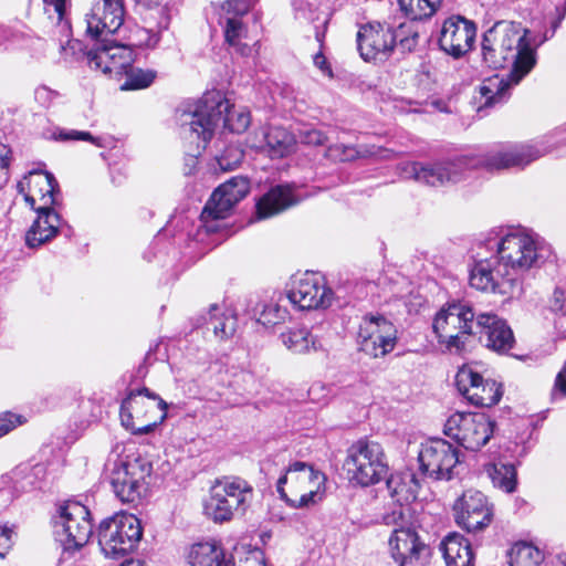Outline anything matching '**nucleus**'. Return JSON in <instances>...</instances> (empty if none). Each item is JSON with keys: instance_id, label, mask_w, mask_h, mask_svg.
<instances>
[{"instance_id": "nucleus-1", "label": "nucleus", "mask_w": 566, "mask_h": 566, "mask_svg": "<svg viewBox=\"0 0 566 566\" xmlns=\"http://www.w3.org/2000/svg\"><path fill=\"white\" fill-rule=\"evenodd\" d=\"M527 33L518 23L499 21L483 34L482 62L490 69H510V72L506 77L496 75L480 86L478 112L507 101L510 90L535 66L536 51L527 40Z\"/></svg>"}, {"instance_id": "nucleus-2", "label": "nucleus", "mask_w": 566, "mask_h": 566, "mask_svg": "<svg viewBox=\"0 0 566 566\" xmlns=\"http://www.w3.org/2000/svg\"><path fill=\"white\" fill-rule=\"evenodd\" d=\"M544 155L530 144H500L476 156H460L432 164H409L405 171L416 181L429 186H444L458 182L465 169L485 168L489 171L524 168Z\"/></svg>"}, {"instance_id": "nucleus-3", "label": "nucleus", "mask_w": 566, "mask_h": 566, "mask_svg": "<svg viewBox=\"0 0 566 566\" xmlns=\"http://www.w3.org/2000/svg\"><path fill=\"white\" fill-rule=\"evenodd\" d=\"M180 134L185 139L197 143L198 154L205 149L216 127L241 134L250 125V113L245 108L235 109L220 91H208L196 102H187L176 111Z\"/></svg>"}, {"instance_id": "nucleus-4", "label": "nucleus", "mask_w": 566, "mask_h": 566, "mask_svg": "<svg viewBox=\"0 0 566 566\" xmlns=\"http://www.w3.org/2000/svg\"><path fill=\"white\" fill-rule=\"evenodd\" d=\"M25 202L38 212L25 233V244L35 249L52 240L60 231L61 217L53 209L57 205L59 184L51 172H30L18 184Z\"/></svg>"}, {"instance_id": "nucleus-5", "label": "nucleus", "mask_w": 566, "mask_h": 566, "mask_svg": "<svg viewBox=\"0 0 566 566\" xmlns=\"http://www.w3.org/2000/svg\"><path fill=\"white\" fill-rule=\"evenodd\" d=\"M486 249L495 250V255L506 271L505 275L515 279L520 292L523 274L551 255V247L544 240L521 230L510 232L499 240L489 239Z\"/></svg>"}, {"instance_id": "nucleus-6", "label": "nucleus", "mask_w": 566, "mask_h": 566, "mask_svg": "<svg viewBox=\"0 0 566 566\" xmlns=\"http://www.w3.org/2000/svg\"><path fill=\"white\" fill-rule=\"evenodd\" d=\"M113 492L123 503L136 504L147 495L153 472L151 462L140 454L111 459L106 464Z\"/></svg>"}, {"instance_id": "nucleus-7", "label": "nucleus", "mask_w": 566, "mask_h": 566, "mask_svg": "<svg viewBox=\"0 0 566 566\" xmlns=\"http://www.w3.org/2000/svg\"><path fill=\"white\" fill-rule=\"evenodd\" d=\"M253 488L240 476H223L216 480L205 504V513L216 523L231 521L244 515L253 500Z\"/></svg>"}, {"instance_id": "nucleus-8", "label": "nucleus", "mask_w": 566, "mask_h": 566, "mask_svg": "<svg viewBox=\"0 0 566 566\" xmlns=\"http://www.w3.org/2000/svg\"><path fill=\"white\" fill-rule=\"evenodd\" d=\"M478 315L469 303H448L432 323L439 343L451 353L463 350L470 337L475 336Z\"/></svg>"}, {"instance_id": "nucleus-9", "label": "nucleus", "mask_w": 566, "mask_h": 566, "mask_svg": "<svg viewBox=\"0 0 566 566\" xmlns=\"http://www.w3.org/2000/svg\"><path fill=\"white\" fill-rule=\"evenodd\" d=\"M167 408V402L147 387L130 390L120 405V421L134 434H147L166 419Z\"/></svg>"}, {"instance_id": "nucleus-10", "label": "nucleus", "mask_w": 566, "mask_h": 566, "mask_svg": "<svg viewBox=\"0 0 566 566\" xmlns=\"http://www.w3.org/2000/svg\"><path fill=\"white\" fill-rule=\"evenodd\" d=\"M405 25L392 30L389 25L379 22H369L361 25L357 33V46L365 61H384L392 52L396 43L403 51H412L419 40V32L411 31L410 36H402Z\"/></svg>"}, {"instance_id": "nucleus-11", "label": "nucleus", "mask_w": 566, "mask_h": 566, "mask_svg": "<svg viewBox=\"0 0 566 566\" xmlns=\"http://www.w3.org/2000/svg\"><path fill=\"white\" fill-rule=\"evenodd\" d=\"M323 481L324 475L312 465L296 461L277 480L276 491L292 507H308L322 499L318 490Z\"/></svg>"}, {"instance_id": "nucleus-12", "label": "nucleus", "mask_w": 566, "mask_h": 566, "mask_svg": "<svg viewBox=\"0 0 566 566\" xmlns=\"http://www.w3.org/2000/svg\"><path fill=\"white\" fill-rule=\"evenodd\" d=\"M345 465L352 480L361 486L374 485L388 473L382 446L367 438L358 439L348 448Z\"/></svg>"}, {"instance_id": "nucleus-13", "label": "nucleus", "mask_w": 566, "mask_h": 566, "mask_svg": "<svg viewBox=\"0 0 566 566\" xmlns=\"http://www.w3.org/2000/svg\"><path fill=\"white\" fill-rule=\"evenodd\" d=\"M92 534L91 512L85 505L67 502L60 506L59 515L54 518V535L61 544L63 556L82 548Z\"/></svg>"}, {"instance_id": "nucleus-14", "label": "nucleus", "mask_w": 566, "mask_h": 566, "mask_svg": "<svg viewBox=\"0 0 566 566\" xmlns=\"http://www.w3.org/2000/svg\"><path fill=\"white\" fill-rule=\"evenodd\" d=\"M143 536L140 521L133 514H116L98 527V544L106 557L119 558L132 552Z\"/></svg>"}, {"instance_id": "nucleus-15", "label": "nucleus", "mask_w": 566, "mask_h": 566, "mask_svg": "<svg viewBox=\"0 0 566 566\" xmlns=\"http://www.w3.org/2000/svg\"><path fill=\"white\" fill-rule=\"evenodd\" d=\"M495 421L484 412H457L444 423V433L467 450L478 451L493 436Z\"/></svg>"}, {"instance_id": "nucleus-16", "label": "nucleus", "mask_w": 566, "mask_h": 566, "mask_svg": "<svg viewBox=\"0 0 566 566\" xmlns=\"http://www.w3.org/2000/svg\"><path fill=\"white\" fill-rule=\"evenodd\" d=\"M397 328L382 314L368 313L361 317L357 333L359 350L378 358L390 353L396 345Z\"/></svg>"}, {"instance_id": "nucleus-17", "label": "nucleus", "mask_w": 566, "mask_h": 566, "mask_svg": "<svg viewBox=\"0 0 566 566\" xmlns=\"http://www.w3.org/2000/svg\"><path fill=\"white\" fill-rule=\"evenodd\" d=\"M420 472L431 480H451L459 463V451L443 439H432L421 446L418 454Z\"/></svg>"}, {"instance_id": "nucleus-18", "label": "nucleus", "mask_w": 566, "mask_h": 566, "mask_svg": "<svg viewBox=\"0 0 566 566\" xmlns=\"http://www.w3.org/2000/svg\"><path fill=\"white\" fill-rule=\"evenodd\" d=\"M506 271L501 265L495 254L490 258H480L470 269L469 283L471 287L501 295L513 296L520 293L515 285V279L505 275Z\"/></svg>"}, {"instance_id": "nucleus-19", "label": "nucleus", "mask_w": 566, "mask_h": 566, "mask_svg": "<svg viewBox=\"0 0 566 566\" xmlns=\"http://www.w3.org/2000/svg\"><path fill=\"white\" fill-rule=\"evenodd\" d=\"M455 386L461 396L476 407H492L503 395L501 384L484 378L472 366L464 365L457 371Z\"/></svg>"}, {"instance_id": "nucleus-20", "label": "nucleus", "mask_w": 566, "mask_h": 566, "mask_svg": "<svg viewBox=\"0 0 566 566\" xmlns=\"http://www.w3.org/2000/svg\"><path fill=\"white\" fill-rule=\"evenodd\" d=\"M457 525L468 533L486 528L493 520V506L486 496L476 490H468L452 506Z\"/></svg>"}, {"instance_id": "nucleus-21", "label": "nucleus", "mask_w": 566, "mask_h": 566, "mask_svg": "<svg viewBox=\"0 0 566 566\" xmlns=\"http://www.w3.org/2000/svg\"><path fill=\"white\" fill-rule=\"evenodd\" d=\"M249 190L250 184L245 177H232L213 191L201 212V220L208 223L227 218L232 208L249 193Z\"/></svg>"}, {"instance_id": "nucleus-22", "label": "nucleus", "mask_w": 566, "mask_h": 566, "mask_svg": "<svg viewBox=\"0 0 566 566\" xmlns=\"http://www.w3.org/2000/svg\"><path fill=\"white\" fill-rule=\"evenodd\" d=\"M98 40L95 48L86 53V60L91 69L99 70L104 74L122 75L133 64V51L107 36L95 38Z\"/></svg>"}, {"instance_id": "nucleus-23", "label": "nucleus", "mask_w": 566, "mask_h": 566, "mask_svg": "<svg viewBox=\"0 0 566 566\" xmlns=\"http://www.w3.org/2000/svg\"><path fill=\"white\" fill-rule=\"evenodd\" d=\"M333 295V291L326 286L323 276L305 273L289 291L287 298L300 310H317L331 306Z\"/></svg>"}, {"instance_id": "nucleus-24", "label": "nucleus", "mask_w": 566, "mask_h": 566, "mask_svg": "<svg viewBox=\"0 0 566 566\" xmlns=\"http://www.w3.org/2000/svg\"><path fill=\"white\" fill-rule=\"evenodd\" d=\"M475 35L474 22L461 15H452L444 20L438 43L443 52L460 59L472 49Z\"/></svg>"}, {"instance_id": "nucleus-25", "label": "nucleus", "mask_w": 566, "mask_h": 566, "mask_svg": "<svg viewBox=\"0 0 566 566\" xmlns=\"http://www.w3.org/2000/svg\"><path fill=\"white\" fill-rule=\"evenodd\" d=\"M480 343L489 349L505 354L515 344V338L507 323L492 313H480L476 316V333Z\"/></svg>"}, {"instance_id": "nucleus-26", "label": "nucleus", "mask_w": 566, "mask_h": 566, "mask_svg": "<svg viewBox=\"0 0 566 566\" xmlns=\"http://www.w3.org/2000/svg\"><path fill=\"white\" fill-rule=\"evenodd\" d=\"M124 17L123 0H102L86 15L87 33L92 38L112 35L123 25Z\"/></svg>"}, {"instance_id": "nucleus-27", "label": "nucleus", "mask_w": 566, "mask_h": 566, "mask_svg": "<svg viewBox=\"0 0 566 566\" xmlns=\"http://www.w3.org/2000/svg\"><path fill=\"white\" fill-rule=\"evenodd\" d=\"M187 566H230L224 560V552L217 541H206L192 544L186 555ZM238 566H264L258 557H247Z\"/></svg>"}, {"instance_id": "nucleus-28", "label": "nucleus", "mask_w": 566, "mask_h": 566, "mask_svg": "<svg viewBox=\"0 0 566 566\" xmlns=\"http://www.w3.org/2000/svg\"><path fill=\"white\" fill-rule=\"evenodd\" d=\"M297 202L293 189L289 185L271 188L256 203L258 219L273 217Z\"/></svg>"}, {"instance_id": "nucleus-29", "label": "nucleus", "mask_w": 566, "mask_h": 566, "mask_svg": "<svg viewBox=\"0 0 566 566\" xmlns=\"http://www.w3.org/2000/svg\"><path fill=\"white\" fill-rule=\"evenodd\" d=\"M447 566H474L471 543L459 533H450L441 542Z\"/></svg>"}, {"instance_id": "nucleus-30", "label": "nucleus", "mask_w": 566, "mask_h": 566, "mask_svg": "<svg viewBox=\"0 0 566 566\" xmlns=\"http://www.w3.org/2000/svg\"><path fill=\"white\" fill-rule=\"evenodd\" d=\"M386 486L397 504H409L417 497L420 484L412 472L405 471L391 474L386 481Z\"/></svg>"}, {"instance_id": "nucleus-31", "label": "nucleus", "mask_w": 566, "mask_h": 566, "mask_svg": "<svg viewBox=\"0 0 566 566\" xmlns=\"http://www.w3.org/2000/svg\"><path fill=\"white\" fill-rule=\"evenodd\" d=\"M262 134L270 157L283 158L294 150L296 139L287 129L272 126L263 130Z\"/></svg>"}, {"instance_id": "nucleus-32", "label": "nucleus", "mask_w": 566, "mask_h": 566, "mask_svg": "<svg viewBox=\"0 0 566 566\" xmlns=\"http://www.w3.org/2000/svg\"><path fill=\"white\" fill-rule=\"evenodd\" d=\"M243 15L221 14L219 23L223 27L226 41L237 48V52L248 56L252 53V46L242 44L241 40L247 35V27L242 21Z\"/></svg>"}, {"instance_id": "nucleus-33", "label": "nucleus", "mask_w": 566, "mask_h": 566, "mask_svg": "<svg viewBox=\"0 0 566 566\" xmlns=\"http://www.w3.org/2000/svg\"><path fill=\"white\" fill-rule=\"evenodd\" d=\"M208 325L220 339L231 337L237 329V317L231 312H221L218 305H212L209 312Z\"/></svg>"}, {"instance_id": "nucleus-34", "label": "nucleus", "mask_w": 566, "mask_h": 566, "mask_svg": "<svg viewBox=\"0 0 566 566\" xmlns=\"http://www.w3.org/2000/svg\"><path fill=\"white\" fill-rule=\"evenodd\" d=\"M282 342L290 350L296 354H305L311 349H318L316 337L305 327L282 334Z\"/></svg>"}, {"instance_id": "nucleus-35", "label": "nucleus", "mask_w": 566, "mask_h": 566, "mask_svg": "<svg viewBox=\"0 0 566 566\" xmlns=\"http://www.w3.org/2000/svg\"><path fill=\"white\" fill-rule=\"evenodd\" d=\"M489 476L495 488L506 493L515 491L516 488V470L511 463H493L486 469Z\"/></svg>"}, {"instance_id": "nucleus-36", "label": "nucleus", "mask_w": 566, "mask_h": 566, "mask_svg": "<svg viewBox=\"0 0 566 566\" xmlns=\"http://www.w3.org/2000/svg\"><path fill=\"white\" fill-rule=\"evenodd\" d=\"M441 0H399L401 11L411 21H421L431 18L439 6Z\"/></svg>"}, {"instance_id": "nucleus-37", "label": "nucleus", "mask_w": 566, "mask_h": 566, "mask_svg": "<svg viewBox=\"0 0 566 566\" xmlns=\"http://www.w3.org/2000/svg\"><path fill=\"white\" fill-rule=\"evenodd\" d=\"M511 566H539L543 555L541 551L528 543H516L509 554Z\"/></svg>"}, {"instance_id": "nucleus-38", "label": "nucleus", "mask_w": 566, "mask_h": 566, "mask_svg": "<svg viewBox=\"0 0 566 566\" xmlns=\"http://www.w3.org/2000/svg\"><path fill=\"white\" fill-rule=\"evenodd\" d=\"M123 74L125 75V82L120 85L122 91L146 88L151 85L157 75L153 70L134 67L132 64Z\"/></svg>"}, {"instance_id": "nucleus-39", "label": "nucleus", "mask_w": 566, "mask_h": 566, "mask_svg": "<svg viewBox=\"0 0 566 566\" xmlns=\"http://www.w3.org/2000/svg\"><path fill=\"white\" fill-rule=\"evenodd\" d=\"M244 153L238 144L221 143L216 154V161L222 171L235 169L242 161Z\"/></svg>"}, {"instance_id": "nucleus-40", "label": "nucleus", "mask_w": 566, "mask_h": 566, "mask_svg": "<svg viewBox=\"0 0 566 566\" xmlns=\"http://www.w3.org/2000/svg\"><path fill=\"white\" fill-rule=\"evenodd\" d=\"M430 554V547L419 537L406 553L394 559L399 566H426Z\"/></svg>"}, {"instance_id": "nucleus-41", "label": "nucleus", "mask_w": 566, "mask_h": 566, "mask_svg": "<svg viewBox=\"0 0 566 566\" xmlns=\"http://www.w3.org/2000/svg\"><path fill=\"white\" fill-rule=\"evenodd\" d=\"M419 535L412 528H394L392 534L389 538V548L392 558L406 553V551L412 545Z\"/></svg>"}, {"instance_id": "nucleus-42", "label": "nucleus", "mask_w": 566, "mask_h": 566, "mask_svg": "<svg viewBox=\"0 0 566 566\" xmlns=\"http://www.w3.org/2000/svg\"><path fill=\"white\" fill-rule=\"evenodd\" d=\"M45 14L52 21H55L62 32L69 35L70 22L65 19L67 0H42Z\"/></svg>"}, {"instance_id": "nucleus-43", "label": "nucleus", "mask_w": 566, "mask_h": 566, "mask_svg": "<svg viewBox=\"0 0 566 566\" xmlns=\"http://www.w3.org/2000/svg\"><path fill=\"white\" fill-rule=\"evenodd\" d=\"M551 310L559 313L560 317L555 322L556 328L559 329L560 335L566 338V287L557 286L551 300Z\"/></svg>"}, {"instance_id": "nucleus-44", "label": "nucleus", "mask_w": 566, "mask_h": 566, "mask_svg": "<svg viewBox=\"0 0 566 566\" xmlns=\"http://www.w3.org/2000/svg\"><path fill=\"white\" fill-rule=\"evenodd\" d=\"M407 505L401 503L396 505L390 512H387L382 517L384 523L395 528H411L409 526L410 510Z\"/></svg>"}, {"instance_id": "nucleus-45", "label": "nucleus", "mask_w": 566, "mask_h": 566, "mask_svg": "<svg viewBox=\"0 0 566 566\" xmlns=\"http://www.w3.org/2000/svg\"><path fill=\"white\" fill-rule=\"evenodd\" d=\"M287 315L289 313L286 308L282 307L277 303L270 302L263 305V310L260 313L258 322L263 325H276L284 322Z\"/></svg>"}, {"instance_id": "nucleus-46", "label": "nucleus", "mask_w": 566, "mask_h": 566, "mask_svg": "<svg viewBox=\"0 0 566 566\" xmlns=\"http://www.w3.org/2000/svg\"><path fill=\"white\" fill-rule=\"evenodd\" d=\"M258 0H223L221 3V14L245 15Z\"/></svg>"}, {"instance_id": "nucleus-47", "label": "nucleus", "mask_w": 566, "mask_h": 566, "mask_svg": "<svg viewBox=\"0 0 566 566\" xmlns=\"http://www.w3.org/2000/svg\"><path fill=\"white\" fill-rule=\"evenodd\" d=\"M298 137L301 143L312 146H321L327 139L323 132L315 128L301 129Z\"/></svg>"}, {"instance_id": "nucleus-48", "label": "nucleus", "mask_w": 566, "mask_h": 566, "mask_svg": "<svg viewBox=\"0 0 566 566\" xmlns=\"http://www.w3.org/2000/svg\"><path fill=\"white\" fill-rule=\"evenodd\" d=\"M59 93L45 85H41L34 91L35 101L43 107H50L59 97Z\"/></svg>"}, {"instance_id": "nucleus-49", "label": "nucleus", "mask_w": 566, "mask_h": 566, "mask_svg": "<svg viewBox=\"0 0 566 566\" xmlns=\"http://www.w3.org/2000/svg\"><path fill=\"white\" fill-rule=\"evenodd\" d=\"M23 423V419L20 415L12 412H4L0 415V437L6 436L12 429Z\"/></svg>"}, {"instance_id": "nucleus-50", "label": "nucleus", "mask_w": 566, "mask_h": 566, "mask_svg": "<svg viewBox=\"0 0 566 566\" xmlns=\"http://www.w3.org/2000/svg\"><path fill=\"white\" fill-rule=\"evenodd\" d=\"M55 139L67 142V140H87L91 143H95V138L87 132H78V130H65L59 129L55 134Z\"/></svg>"}, {"instance_id": "nucleus-51", "label": "nucleus", "mask_w": 566, "mask_h": 566, "mask_svg": "<svg viewBox=\"0 0 566 566\" xmlns=\"http://www.w3.org/2000/svg\"><path fill=\"white\" fill-rule=\"evenodd\" d=\"M12 528L8 526H0V557H4L7 552L12 545Z\"/></svg>"}, {"instance_id": "nucleus-52", "label": "nucleus", "mask_w": 566, "mask_h": 566, "mask_svg": "<svg viewBox=\"0 0 566 566\" xmlns=\"http://www.w3.org/2000/svg\"><path fill=\"white\" fill-rule=\"evenodd\" d=\"M556 392H559L562 396H566V360L556 377L554 395H556Z\"/></svg>"}, {"instance_id": "nucleus-53", "label": "nucleus", "mask_w": 566, "mask_h": 566, "mask_svg": "<svg viewBox=\"0 0 566 566\" xmlns=\"http://www.w3.org/2000/svg\"><path fill=\"white\" fill-rule=\"evenodd\" d=\"M314 65L319 69L324 74L332 76V70L322 51L317 52L313 57Z\"/></svg>"}, {"instance_id": "nucleus-54", "label": "nucleus", "mask_w": 566, "mask_h": 566, "mask_svg": "<svg viewBox=\"0 0 566 566\" xmlns=\"http://www.w3.org/2000/svg\"><path fill=\"white\" fill-rule=\"evenodd\" d=\"M198 165V156L189 155L185 158V175H192Z\"/></svg>"}, {"instance_id": "nucleus-55", "label": "nucleus", "mask_w": 566, "mask_h": 566, "mask_svg": "<svg viewBox=\"0 0 566 566\" xmlns=\"http://www.w3.org/2000/svg\"><path fill=\"white\" fill-rule=\"evenodd\" d=\"M10 150L2 144H0V169H6L9 166L10 157H9Z\"/></svg>"}, {"instance_id": "nucleus-56", "label": "nucleus", "mask_w": 566, "mask_h": 566, "mask_svg": "<svg viewBox=\"0 0 566 566\" xmlns=\"http://www.w3.org/2000/svg\"><path fill=\"white\" fill-rule=\"evenodd\" d=\"M134 2L145 8H151L158 6L160 3V0H134Z\"/></svg>"}, {"instance_id": "nucleus-57", "label": "nucleus", "mask_w": 566, "mask_h": 566, "mask_svg": "<svg viewBox=\"0 0 566 566\" xmlns=\"http://www.w3.org/2000/svg\"><path fill=\"white\" fill-rule=\"evenodd\" d=\"M326 25H327V21H324V29H326ZM315 39L319 43V46L322 48L323 43H324V39H325V30H323V31L317 30L315 33Z\"/></svg>"}, {"instance_id": "nucleus-58", "label": "nucleus", "mask_w": 566, "mask_h": 566, "mask_svg": "<svg viewBox=\"0 0 566 566\" xmlns=\"http://www.w3.org/2000/svg\"><path fill=\"white\" fill-rule=\"evenodd\" d=\"M120 566H146L145 562L140 559H128L124 562Z\"/></svg>"}, {"instance_id": "nucleus-59", "label": "nucleus", "mask_w": 566, "mask_h": 566, "mask_svg": "<svg viewBox=\"0 0 566 566\" xmlns=\"http://www.w3.org/2000/svg\"><path fill=\"white\" fill-rule=\"evenodd\" d=\"M401 25H405V31L402 33V36H410L411 35V31H417L415 28H413V24L412 23H401L399 24V27Z\"/></svg>"}, {"instance_id": "nucleus-60", "label": "nucleus", "mask_w": 566, "mask_h": 566, "mask_svg": "<svg viewBox=\"0 0 566 566\" xmlns=\"http://www.w3.org/2000/svg\"><path fill=\"white\" fill-rule=\"evenodd\" d=\"M48 226H49L48 223H42V224H41V228L39 229L40 231H39V233H38L35 237H42V235H41V232H43L44 230H46Z\"/></svg>"}, {"instance_id": "nucleus-61", "label": "nucleus", "mask_w": 566, "mask_h": 566, "mask_svg": "<svg viewBox=\"0 0 566 566\" xmlns=\"http://www.w3.org/2000/svg\"><path fill=\"white\" fill-rule=\"evenodd\" d=\"M6 39V35L3 34V31L2 29L0 28V44L2 43V41Z\"/></svg>"}, {"instance_id": "nucleus-62", "label": "nucleus", "mask_w": 566, "mask_h": 566, "mask_svg": "<svg viewBox=\"0 0 566 566\" xmlns=\"http://www.w3.org/2000/svg\"><path fill=\"white\" fill-rule=\"evenodd\" d=\"M554 30L558 27V22L554 23Z\"/></svg>"}, {"instance_id": "nucleus-63", "label": "nucleus", "mask_w": 566, "mask_h": 566, "mask_svg": "<svg viewBox=\"0 0 566 566\" xmlns=\"http://www.w3.org/2000/svg\"><path fill=\"white\" fill-rule=\"evenodd\" d=\"M564 11H566V7L564 8ZM565 12H563L562 18L564 17Z\"/></svg>"}]
</instances>
